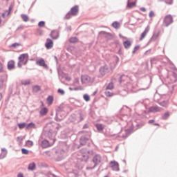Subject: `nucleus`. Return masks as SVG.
<instances>
[{
	"mask_svg": "<svg viewBox=\"0 0 177 177\" xmlns=\"http://www.w3.org/2000/svg\"><path fill=\"white\" fill-rule=\"evenodd\" d=\"M113 70H114V66H113V64H105L100 68L99 77H104V75H107V74H111L113 73Z\"/></svg>",
	"mask_w": 177,
	"mask_h": 177,
	"instance_id": "1",
	"label": "nucleus"
},
{
	"mask_svg": "<svg viewBox=\"0 0 177 177\" xmlns=\"http://www.w3.org/2000/svg\"><path fill=\"white\" fill-rule=\"evenodd\" d=\"M18 67L21 68V65H26V64L28 62V55L27 53L21 55L18 58Z\"/></svg>",
	"mask_w": 177,
	"mask_h": 177,
	"instance_id": "2",
	"label": "nucleus"
},
{
	"mask_svg": "<svg viewBox=\"0 0 177 177\" xmlns=\"http://www.w3.org/2000/svg\"><path fill=\"white\" fill-rule=\"evenodd\" d=\"M93 162L94 163V166L93 167H87V169H93L96 165H99V164L102 162V157L100 155H95L93 158Z\"/></svg>",
	"mask_w": 177,
	"mask_h": 177,
	"instance_id": "3",
	"label": "nucleus"
},
{
	"mask_svg": "<svg viewBox=\"0 0 177 177\" xmlns=\"http://www.w3.org/2000/svg\"><path fill=\"white\" fill-rule=\"evenodd\" d=\"M81 81L82 84H93L95 79L89 77L87 75L82 76Z\"/></svg>",
	"mask_w": 177,
	"mask_h": 177,
	"instance_id": "4",
	"label": "nucleus"
},
{
	"mask_svg": "<svg viewBox=\"0 0 177 177\" xmlns=\"http://www.w3.org/2000/svg\"><path fill=\"white\" fill-rule=\"evenodd\" d=\"M163 23L165 27H168V26L172 24V23H174V18L172 17V15H167L164 19Z\"/></svg>",
	"mask_w": 177,
	"mask_h": 177,
	"instance_id": "5",
	"label": "nucleus"
},
{
	"mask_svg": "<svg viewBox=\"0 0 177 177\" xmlns=\"http://www.w3.org/2000/svg\"><path fill=\"white\" fill-rule=\"evenodd\" d=\"M109 165L113 171H120V165L115 160L111 161Z\"/></svg>",
	"mask_w": 177,
	"mask_h": 177,
	"instance_id": "6",
	"label": "nucleus"
},
{
	"mask_svg": "<svg viewBox=\"0 0 177 177\" xmlns=\"http://www.w3.org/2000/svg\"><path fill=\"white\" fill-rule=\"evenodd\" d=\"M149 31H150V26H148L145 28V30L143 31V32L141 34L140 37V41H143V39H145V38H146V35H147V34H149Z\"/></svg>",
	"mask_w": 177,
	"mask_h": 177,
	"instance_id": "7",
	"label": "nucleus"
},
{
	"mask_svg": "<svg viewBox=\"0 0 177 177\" xmlns=\"http://www.w3.org/2000/svg\"><path fill=\"white\" fill-rule=\"evenodd\" d=\"M53 145V143H50L49 142V141L46 140H44L41 142V146L42 147V149H47V147H50V146H52Z\"/></svg>",
	"mask_w": 177,
	"mask_h": 177,
	"instance_id": "8",
	"label": "nucleus"
},
{
	"mask_svg": "<svg viewBox=\"0 0 177 177\" xmlns=\"http://www.w3.org/2000/svg\"><path fill=\"white\" fill-rule=\"evenodd\" d=\"M45 46L46 49H52V48H53V41L50 39H47Z\"/></svg>",
	"mask_w": 177,
	"mask_h": 177,
	"instance_id": "9",
	"label": "nucleus"
},
{
	"mask_svg": "<svg viewBox=\"0 0 177 177\" xmlns=\"http://www.w3.org/2000/svg\"><path fill=\"white\" fill-rule=\"evenodd\" d=\"M79 11L80 9L78 8V6H75L71 9V13L72 16H77V15H78Z\"/></svg>",
	"mask_w": 177,
	"mask_h": 177,
	"instance_id": "10",
	"label": "nucleus"
},
{
	"mask_svg": "<svg viewBox=\"0 0 177 177\" xmlns=\"http://www.w3.org/2000/svg\"><path fill=\"white\" fill-rule=\"evenodd\" d=\"M8 154V150H6L5 148L1 149V152L0 153V160H3L5 157H6Z\"/></svg>",
	"mask_w": 177,
	"mask_h": 177,
	"instance_id": "11",
	"label": "nucleus"
},
{
	"mask_svg": "<svg viewBox=\"0 0 177 177\" xmlns=\"http://www.w3.org/2000/svg\"><path fill=\"white\" fill-rule=\"evenodd\" d=\"M50 37L51 38H53V39H57V38H59V32L56 30L52 31L50 34Z\"/></svg>",
	"mask_w": 177,
	"mask_h": 177,
	"instance_id": "12",
	"label": "nucleus"
},
{
	"mask_svg": "<svg viewBox=\"0 0 177 177\" xmlns=\"http://www.w3.org/2000/svg\"><path fill=\"white\" fill-rule=\"evenodd\" d=\"M7 67L8 70H13V68H15V61L13 60L9 61L8 63Z\"/></svg>",
	"mask_w": 177,
	"mask_h": 177,
	"instance_id": "13",
	"label": "nucleus"
},
{
	"mask_svg": "<svg viewBox=\"0 0 177 177\" xmlns=\"http://www.w3.org/2000/svg\"><path fill=\"white\" fill-rule=\"evenodd\" d=\"M149 113H158L160 108L158 106H151L149 109Z\"/></svg>",
	"mask_w": 177,
	"mask_h": 177,
	"instance_id": "14",
	"label": "nucleus"
},
{
	"mask_svg": "<svg viewBox=\"0 0 177 177\" xmlns=\"http://www.w3.org/2000/svg\"><path fill=\"white\" fill-rule=\"evenodd\" d=\"M53 96L50 95L47 97L46 101H47V104H48V106H50L51 104H53Z\"/></svg>",
	"mask_w": 177,
	"mask_h": 177,
	"instance_id": "15",
	"label": "nucleus"
},
{
	"mask_svg": "<svg viewBox=\"0 0 177 177\" xmlns=\"http://www.w3.org/2000/svg\"><path fill=\"white\" fill-rule=\"evenodd\" d=\"M37 64H38V66H41V67H46V64H45V61L44 59H39L37 62Z\"/></svg>",
	"mask_w": 177,
	"mask_h": 177,
	"instance_id": "16",
	"label": "nucleus"
},
{
	"mask_svg": "<svg viewBox=\"0 0 177 177\" xmlns=\"http://www.w3.org/2000/svg\"><path fill=\"white\" fill-rule=\"evenodd\" d=\"M123 44H124V48L126 49H128V48H129L132 45V43H131V41L129 40H127V41H124Z\"/></svg>",
	"mask_w": 177,
	"mask_h": 177,
	"instance_id": "17",
	"label": "nucleus"
},
{
	"mask_svg": "<svg viewBox=\"0 0 177 177\" xmlns=\"http://www.w3.org/2000/svg\"><path fill=\"white\" fill-rule=\"evenodd\" d=\"M35 167H36L35 163H34V162L30 163L28 167V169L29 171H34V169H35Z\"/></svg>",
	"mask_w": 177,
	"mask_h": 177,
	"instance_id": "18",
	"label": "nucleus"
},
{
	"mask_svg": "<svg viewBox=\"0 0 177 177\" xmlns=\"http://www.w3.org/2000/svg\"><path fill=\"white\" fill-rule=\"evenodd\" d=\"M69 42L71 44H77V42H78V38H77L76 37H71L69 39Z\"/></svg>",
	"mask_w": 177,
	"mask_h": 177,
	"instance_id": "19",
	"label": "nucleus"
},
{
	"mask_svg": "<svg viewBox=\"0 0 177 177\" xmlns=\"http://www.w3.org/2000/svg\"><path fill=\"white\" fill-rule=\"evenodd\" d=\"M41 115H46L48 114V108H43L40 110Z\"/></svg>",
	"mask_w": 177,
	"mask_h": 177,
	"instance_id": "20",
	"label": "nucleus"
},
{
	"mask_svg": "<svg viewBox=\"0 0 177 177\" xmlns=\"http://www.w3.org/2000/svg\"><path fill=\"white\" fill-rule=\"evenodd\" d=\"M97 131H99V132H101V131H103V129H104V127H103V124H97L95 125Z\"/></svg>",
	"mask_w": 177,
	"mask_h": 177,
	"instance_id": "21",
	"label": "nucleus"
},
{
	"mask_svg": "<svg viewBox=\"0 0 177 177\" xmlns=\"http://www.w3.org/2000/svg\"><path fill=\"white\" fill-rule=\"evenodd\" d=\"M135 6H136V2H128L127 3V8H129V9H131V8H135Z\"/></svg>",
	"mask_w": 177,
	"mask_h": 177,
	"instance_id": "22",
	"label": "nucleus"
},
{
	"mask_svg": "<svg viewBox=\"0 0 177 177\" xmlns=\"http://www.w3.org/2000/svg\"><path fill=\"white\" fill-rule=\"evenodd\" d=\"M106 90H110V91L114 89V84H113V82L109 83V84L106 86Z\"/></svg>",
	"mask_w": 177,
	"mask_h": 177,
	"instance_id": "23",
	"label": "nucleus"
},
{
	"mask_svg": "<svg viewBox=\"0 0 177 177\" xmlns=\"http://www.w3.org/2000/svg\"><path fill=\"white\" fill-rule=\"evenodd\" d=\"M82 157L84 158H86V159L89 158V151H83Z\"/></svg>",
	"mask_w": 177,
	"mask_h": 177,
	"instance_id": "24",
	"label": "nucleus"
},
{
	"mask_svg": "<svg viewBox=\"0 0 177 177\" xmlns=\"http://www.w3.org/2000/svg\"><path fill=\"white\" fill-rule=\"evenodd\" d=\"M32 91L33 92H39V91H41V87L40 86L36 85V86H32Z\"/></svg>",
	"mask_w": 177,
	"mask_h": 177,
	"instance_id": "25",
	"label": "nucleus"
},
{
	"mask_svg": "<svg viewBox=\"0 0 177 177\" xmlns=\"http://www.w3.org/2000/svg\"><path fill=\"white\" fill-rule=\"evenodd\" d=\"M35 128V124L34 123H29L27 126H26V129H32Z\"/></svg>",
	"mask_w": 177,
	"mask_h": 177,
	"instance_id": "26",
	"label": "nucleus"
},
{
	"mask_svg": "<svg viewBox=\"0 0 177 177\" xmlns=\"http://www.w3.org/2000/svg\"><path fill=\"white\" fill-rule=\"evenodd\" d=\"M21 19H23L24 21H28V15H24V14H22L21 15Z\"/></svg>",
	"mask_w": 177,
	"mask_h": 177,
	"instance_id": "27",
	"label": "nucleus"
},
{
	"mask_svg": "<svg viewBox=\"0 0 177 177\" xmlns=\"http://www.w3.org/2000/svg\"><path fill=\"white\" fill-rule=\"evenodd\" d=\"M104 94L107 97H111L112 96H114V93L110 92V91H105L104 92Z\"/></svg>",
	"mask_w": 177,
	"mask_h": 177,
	"instance_id": "28",
	"label": "nucleus"
},
{
	"mask_svg": "<svg viewBox=\"0 0 177 177\" xmlns=\"http://www.w3.org/2000/svg\"><path fill=\"white\" fill-rule=\"evenodd\" d=\"M112 27H113V28H120V23L115 21L112 24Z\"/></svg>",
	"mask_w": 177,
	"mask_h": 177,
	"instance_id": "29",
	"label": "nucleus"
},
{
	"mask_svg": "<svg viewBox=\"0 0 177 177\" xmlns=\"http://www.w3.org/2000/svg\"><path fill=\"white\" fill-rule=\"evenodd\" d=\"M30 80H24L21 81L22 85H30Z\"/></svg>",
	"mask_w": 177,
	"mask_h": 177,
	"instance_id": "30",
	"label": "nucleus"
},
{
	"mask_svg": "<svg viewBox=\"0 0 177 177\" xmlns=\"http://www.w3.org/2000/svg\"><path fill=\"white\" fill-rule=\"evenodd\" d=\"M26 125L27 124L26 123L18 124V127H19V129H24V128H26Z\"/></svg>",
	"mask_w": 177,
	"mask_h": 177,
	"instance_id": "31",
	"label": "nucleus"
},
{
	"mask_svg": "<svg viewBox=\"0 0 177 177\" xmlns=\"http://www.w3.org/2000/svg\"><path fill=\"white\" fill-rule=\"evenodd\" d=\"M26 146H28V147H32V146H34V142L32 141L28 140L26 142Z\"/></svg>",
	"mask_w": 177,
	"mask_h": 177,
	"instance_id": "32",
	"label": "nucleus"
},
{
	"mask_svg": "<svg viewBox=\"0 0 177 177\" xmlns=\"http://www.w3.org/2000/svg\"><path fill=\"white\" fill-rule=\"evenodd\" d=\"M83 97L86 102H89L91 100V97L87 94L84 95Z\"/></svg>",
	"mask_w": 177,
	"mask_h": 177,
	"instance_id": "33",
	"label": "nucleus"
},
{
	"mask_svg": "<svg viewBox=\"0 0 177 177\" xmlns=\"http://www.w3.org/2000/svg\"><path fill=\"white\" fill-rule=\"evenodd\" d=\"M86 139H85V138H82L80 139V144L84 146V145H85L86 143Z\"/></svg>",
	"mask_w": 177,
	"mask_h": 177,
	"instance_id": "34",
	"label": "nucleus"
},
{
	"mask_svg": "<svg viewBox=\"0 0 177 177\" xmlns=\"http://www.w3.org/2000/svg\"><path fill=\"white\" fill-rule=\"evenodd\" d=\"M71 16H73V14H71V12H68L65 16V19L68 20V19H71Z\"/></svg>",
	"mask_w": 177,
	"mask_h": 177,
	"instance_id": "35",
	"label": "nucleus"
},
{
	"mask_svg": "<svg viewBox=\"0 0 177 177\" xmlns=\"http://www.w3.org/2000/svg\"><path fill=\"white\" fill-rule=\"evenodd\" d=\"M168 117H169V112H166L162 116V120H167Z\"/></svg>",
	"mask_w": 177,
	"mask_h": 177,
	"instance_id": "36",
	"label": "nucleus"
},
{
	"mask_svg": "<svg viewBox=\"0 0 177 177\" xmlns=\"http://www.w3.org/2000/svg\"><path fill=\"white\" fill-rule=\"evenodd\" d=\"M165 2H166V3H167V5H172V3H174V0H164Z\"/></svg>",
	"mask_w": 177,
	"mask_h": 177,
	"instance_id": "37",
	"label": "nucleus"
},
{
	"mask_svg": "<svg viewBox=\"0 0 177 177\" xmlns=\"http://www.w3.org/2000/svg\"><path fill=\"white\" fill-rule=\"evenodd\" d=\"M38 26L39 27H45V21H41L39 22Z\"/></svg>",
	"mask_w": 177,
	"mask_h": 177,
	"instance_id": "38",
	"label": "nucleus"
},
{
	"mask_svg": "<svg viewBox=\"0 0 177 177\" xmlns=\"http://www.w3.org/2000/svg\"><path fill=\"white\" fill-rule=\"evenodd\" d=\"M140 48V46H135L134 49L133 50V53H136L137 52V50H139Z\"/></svg>",
	"mask_w": 177,
	"mask_h": 177,
	"instance_id": "39",
	"label": "nucleus"
},
{
	"mask_svg": "<svg viewBox=\"0 0 177 177\" xmlns=\"http://www.w3.org/2000/svg\"><path fill=\"white\" fill-rule=\"evenodd\" d=\"M17 142H23V140H24V137H22V136H21V137H17Z\"/></svg>",
	"mask_w": 177,
	"mask_h": 177,
	"instance_id": "40",
	"label": "nucleus"
},
{
	"mask_svg": "<svg viewBox=\"0 0 177 177\" xmlns=\"http://www.w3.org/2000/svg\"><path fill=\"white\" fill-rule=\"evenodd\" d=\"M21 152H22V154H26V155L28 154V150L24 148L21 149Z\"/></svg>",
	"mask_w": 177,
	"mask_h": 177,
	"instance_id": "41",
	"label": "nucleus"
},
{
	"mask_svg": "<svg viewBox=\"0 0 177 177\" xmlns=\"http://www.w3.org/2000/svg\"><path fill=\"white\" fill-rule=\"evenodd\" d=\"M158 35H160V33H154L153 37H152V39H157V38H158Z\"/></svg>",
	"mask_w": 177,
	"mask_h": 177,
	"instance_id": "42",
	"label": "nucleus"
},
{
	"mask_svg": "<svg viewBox=\"0 0 177 177\" xmlns=\"http://www.w3.org/2000/svg\"><path fill=\"white\" fill-rule=\"evenodd\" d=\"M161 106H162L163 107H167L168 103L167 102H163L161 103Z\"/></svg>",
	"mask_w": 177,
	"mask_h": 177,
	"instance_id": "43",
	"label": "nucleus"
},
{
	"mask_svg": "<svg viewBox=\"0 0 177 177\" xmlns=\"http://www.w3.org/2000/svg\"><path fill=\"white\" fill-rule=\"evenodd\" d=\"M149 17H154V16H155V15H154V12H153V11H150L149 12Z\"/></svg>",
	"mask_w": 177,
	"mask_h": 177,
	"instance_id": "44",
	"label": "nucleus"
},
{
	"mask_svg": "<svg viewBox=\"0 0 177 177\" xmlns=\"http://www.w3.org/2000/svg\"><path fill=\"white\" fill-rule=\"evenodd\" d=\"M2 71H3V65L0 62V73H2Z\"/></svg>",
	"mask_w": 177,
	"mask_h": 177,
	"instance_id": "45",
	"label": "nucleus"
},
{
	"mask_svg": "<svg viewBox=\"0 0 177 177\" xmlns=\"http://www.w3.org/2000/svg\"><path fill=\"white\" fill-rule=\"evenodd\" d=\"M58 93H61V95H64V91L62 89H58Z\"/></svg>",
	"mask_w": 177,
	"mask_h": 177,
	"instance_id": "46",
	"label": "nucleus"
},
{
	"mask_svg": "<svg viewBox=\"0 0 177 177\" xmlns=\"http://www.w3.org/2000/svg\"><path fill=\"white\" fill-rule=\"evenodd\" d=\"M123 78H127V77L125 75H123L120 77V81H124V80H122Z\"/></svg>",
	"mask_w": 177,
	"mask_h": 177,
	"instance_id": "47",
	"label": "nucleus"
},
{
	"mask_svg": "<svg viewBox=\"0 0 177 177\" xmlns=\"http://www.w3.org/2000/svg\"><path fill=\"white\" fill-rule=\"evenodd\" d=\"M3 88V81L0 80V88Z\"/></svg>",
	"mask_w": 177,
	"mask_h": 177,
	"instance_id": "48",
	"label": "nucleus"
},
{
	"mask_svg": "<svg viewBox=\"0 0 177 177\" xmlns=\"http://www.w3.org/2000/svg\"><path fill=\"white\" fill-rule=\"evenodd\" d=\"M140 10H141V12H146V8L142 7L140 8Z\"/></svg>",
	"mask_w": 177,
	"mask_h": 177,
	"instance_id": "49",
	"label": "nucleus"
},
{
	"mask_svg": "<svg viewBox=\"0 0 177 177\" xmlns=\"http://www.w3.org/2000/svg\"><path fill=\"white\" fill-rule=\"evenodd\" d=\"M154 122H155L154 120H149L148 124H153Z\"/></svg>",
	"mask_w": 177,
	"mask_h": 177,
	"instance_id": "50",
	"label": "nucleus"
},
{
	"mask_svg": "<svg viewBox=\"0 0 177 177\" xmlns=\"http://www.w3.org/2000/svg\"><path fill=\"white\" fill-rule=\"evenodd\" d=\"M17 177H24V176H23V174L19 173V174L17 175Z\"/></svg>",
	"mask_w": 177,
	"mask_h": 177,
	"instance_id": "51",
	"label": "nucleus"
},
{
	"mask_svg": "<svg viewBox=\"0 0 177 177\" xmlns=\"http://www.w3.org/2000/svg\"><path fill=\"white\" fill-rule=\"evenodd\" d=\"M154 125H155L156 127H160V124H158V123H155Z\"/></svg>",
	"mask_w": 177,
	"mask_h": 177,
	"instance_id": "52",
	"label": "nucleus"
},
{
	"mask_svg": "<svg viewBox=\"0 0 177 177\" xmlns=\"http://www.w3.org/2000/svg\"><path fill=\"white\" fill-rule=\"evenodd\" d=\"M6 16V13H3L2 17H3L4 19H5Z\"/></svg>",
	"mask_w": 177,
	"mask_h": 177,
	"instance_id": "53",
	"label": "nucleus"
},
{
	"mask_svg": "<svg viewBox=\"0 0 177 177\" xmlns=\"http://www.w3.org/2000/svg\"><path fill=\"white\" fill-rule=\"evenodd\" d=\"M2 99V94L0 93V100Z\"/></svg>",
	"mask_w": 177,
	"mask_h": 177,
	"instance_id": "54",
	"label": "nucleus"
},
{
	"mask_svg": "<svg viewBox=\"0 0 177 177\" xmlns=\"http://www.w3.org/2000/svg\"><path fill=\"white\" fill-rule=\"evenodd\" d=\"M9 13H10V11L8 12V15H9Z\"/></svg>",
	"mask_w": 177,
	"mask_h": 177,
	"instance_id": "55",
	"label": "nucleus"
},
{
	"mask_svg": "<svg viewBox=\"0 0 177 177\" xmlns=\"http://www.w3.org/2000/svg\"><path fill=\"white\" fill-rule=\"evenodd\" d=\"M77 89H78V88H75V91H77Z\"/></svg>",
	"mask_w": 177,
	"mask_h": 177,
	"instance_id": "56",
	"label": "nucleus"
},
{
	"mask_svg": "<svg viewBox=\"0 0 177 177\" xmlns=\"http://www.w3.org/2000/svg\"><path fill=\"white\" fill-rule=\"evenodd\" d=\"M1 19H0V24H1Z\"/></svg>",
	"mask_w": 177,
	"mask_h": 177,
	"instance_id": "57",
	"label": "nucleus"
},
{
	"mask_svg": "<svg viewBox=\"0 0 177 177\" xmlns=\"http://www.w3.org/2000/svg\"><path fill=\"white\" fill-rule=\"evenodd\" d=\"M16 44H13V46H15Z\"/></svg>",
	"mask_w": 177,
	"mask_h": 177,
	"instance_id": "58",
	"label": "nucleus"
},
{
	"mask_svg": "<svg viewBox=\"0 0 177 177\" xmlns=\"http://www.w3.org/2000/svg\"><path fill=\"white\" fill-rule=\"evenodd\" d=\"M120 37H122L121 35H120Z\"/></svg>",
	"mask_w": 177,
	"mask_h": 177,
	"instance_id": "59",
	"label": "nucleus"
},
{
	"mask_svg": "<svg viewBox=\"0 0 177 177\" xmlns=\"http://www.w3.org/2000/svg\"><path fill=\"white\" fill-rule=\"evenodd\" d=\"M6 1H9V0H6Z\"/></svg>",
	"mask_w": 177,
	"mask_h": 177,
	"instance_id": "60",
	"label": "nucleus"
}]
</instances>
